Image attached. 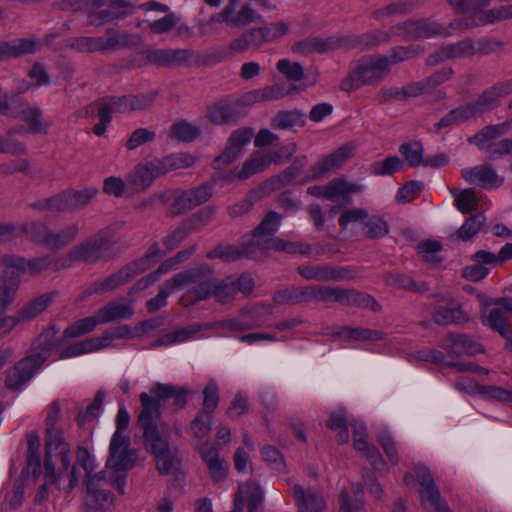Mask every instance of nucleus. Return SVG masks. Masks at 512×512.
Returning <instances> with one entry per match:
<instances>
[{
    "label": "nucleus",
    "mask_w": 512,
    "mask_h": 512,
    "mask_svg": "<svg viewBox=\"0 0 512 512\" xmlns=\"http://www.w3.org/2000/svg\"><path fill=\"white\" fill-rule=\"evenodd\" d=\"M58 332L56 325H49L33 340L30 353L6 371L5 387L8 390L19 391L60 347L64 339L58 337Z\"/></svg>",
    "instance_id": "obj_1"
},
{
    "label": "nucleus",
    "mask_w": 512,
    "mask_h": 512,
    "mask_svg": "<svg viewBox=\"0 0 512 512\" xmlns=\"http://www.w3.org/2000/svg\"><path fill=\"white\" fill-rule=\"evenodd\" d=\"M141 410L137 418V426L142 431L145 448L154 457L170 448L169 438L161 433L157 421L160 419V404L146 392L139 396Z\"/></svg>",
    "instance_id": "obj_2"
},
{
    "label": "nucleus",
    "mask_w": 512,
    "mask_h": 512,
    "mask_svg": "<svg viewBox=\"0 0 512 512\" xmlns=\"http://www.w3.org/2000/svg\"><path fill=\"white\" fill-rule=\"evenodd\" d=\"M137 461V451L131 448L130 438L122 433L114 432L109 445V455L106 461L108 475L113 477L115 489L124 494L127 473Z\"/></svg>",
    "instance_id": "obj_3"
},
{
    "label": "nucleus",
    "mask_w": 512,
    "mask_h": 512,
    "mask_svg": "<svg viewBox=\"0 0 512 512\" xmlns=\"http://www.w3.org/2000/svg\"><path fill=\"white\" fill-rule=\"evenodd\" d=\"M79 222L62 226L59 230H52L47 224L32 221L22 225V232L32 243L51 251H60L76 241L80 234Z\"/></svg>",
    "instance_id": "obj_4"
},
{
    "label": "nucleus",
    "mask_w": 512,
    "mask_h": 512,
    "mask_svg": "<svg viewBox=\"0 0 512 512\" xmlns=\"http://www.w3.org/2000/svg\"><path fill=\"white\" fill-rule=\"evenodd\" d=\"M242 245L245 258L257 261L264 260L269 251L308 255L312 250L309 244L271 237L263 233H257L254 229L248 238H243Z\"/></svg>",
    "instance_id": "obj_5"
},
{
    "label": "nucleus",
    "mask_w": 512,
    "mask_h": 512,
    "mask_svg": "<svg viewBox=\"0 0 512 512\" xmlns=\"http://www.w3.org/2000/svg\"><path fill=\"white\" fill-rule=\"evenodd\" d=\"M242 245L245 258L257 261L264 260L269 251L308 255L312 250L309 244L271 237L263 233H257L254 229L248 238H243Z\"/></svg>",
    "instance_id": "obj_6"
},
{
    "label": "nucleus",
    "mask_w": 512,
    "mask_h": 512,
    "mask_svg": "<svg viewBox=\"0 0 512 512\" xmlns=\"http://www.w3.org/2000/svg\"><path fill=\"white\" fill-rule=\"evenodd\" d=\"M242 245L245 258L257 261L264 260L269 251L308 255L312 250L309 244L271 237L263 233H257L254 229L248 238H243Z\"/></svg>",
    "instance_id": "obj_7"
},
{
    "label": "nucleus",
    "mask_w": 512,
    "mask_h": 512,
    "mask_svg": "<svg viewBox=\"0 0 512 512\" xmlns=\"http://www.w3.org/2000/svg\"><path fill=\"white\" fill-rule=\"evenodd\" d=\"M242 245L245 258L257 261L264 260L269 251L308 255L312 250L309 244L271 237L263 233H257L254 229L248 238H243Z\"/></svg>",
    "instance_id": "obj_8"
},
{
    "label": "nucleus",
    "mask_w": 512,
    "mask_h": 512,
    "mask_svg": "<svg viewBox=\"0 0 512 512\" xmlns=\"http://www.w3.org/2000/svg\"><path fill=\"white\" fill-rule=\"evenodd\" d=\"M390 72L385 55L372 54L362 57L356 66L341 82L343 91L351 92L365 85L377 86Z\"/></svg>",
    "instance_id": "obj_9"
},
{
    "label": "nucleus",
    "mask_w": 512,
    "mask_h": 512,
    "mask_svg": "<svg viewBox=\"0 0 512 512\" xmlns=\"http://www.w3.org/2000/svg\"><path fill=\"white\" fill-rule=\"evenodd\" d=\"M114 246L115 240L112 230L109 228L100 229L75 245L71 249V258L78 260V263L88 265L105 263L115 257Z\"/></svg>",
    "instance_id": "obj_10"
},
{
    "label": "nucleus",
    "mask_w": 512,
    "mask_h": 512,
    "mask_svg": "<svg viewBox=\"0 0 512 512\" xmlns=\"http://www.w3.org/2000/svg\"><path fill=\"white\" fill-rule=\"evenodd\" d=\"M454 9L463 14L466 27H477L512 18V4L489 8V2H455Z\"/></svg>",
    "instance_id": "obj_11"
},
{
    "label": "nucleus",
    "mask_w": 512,
    "mask_h": 512,
    "mask_svg": "<svg viewBox=\"0 0 512 512\" xmlns=\"http://www.w3.org/2000/svg\"><path fill=\"white\" fill-rule=\"evenodd\" d=\"M178 288L192 285L188 293L194 294L195 298L190 304L206 300L212 296L217 280L214 271L206 265L190 268L174 275Z\"/></svg>",
    "instance_id": "obj_12"
},
{
    "label": "nucleus",
    "mask_w": 512,
    "mask_h": 512,
    "mask_svg": "<svg viewBox=\"0 0 512 512\" xmlns=\"http://www.w3.org/2000/svg\"><path fill=\"white\" fill-rule=\"evenodd\" d=\"M415 474L421 486L419 493L424 510L426 512H444V510L449 509L447 503L442 499L440 490L435 484L429 469L417 465Z\"/></svg>",
    "instance_id": "obj_13"
},
{
    "label": "nucleus",
    "mask_w": 512,
    "mask_h": 512,
    "mask_svg": "<svg viewBox=\"0 0 512 512\" xmlns=\"http://www.w3.org/2000/svg\"><path fill=\"white\" fill-rule=\"evenodd\" d=\"M113 484V477L107 471L95 473L91 480H86L87 505L95 509H108L114 502V495L105 486L115 488Z\"/></svg>",
    "instance_id": "obj_14"
},
{
    "label": "nucleus",
    "mask_w": 512,
    "mask_h": 512,
    "mask_svg": "<svg viewBox=\"0 0 512 512\" xmlns=\"http://www.w3.org/2000/svg\"><path fill=\"white\" fill-rule=\"evenodd\" d=\"M147 258H140L123 266L117 272L109 275L102 281L94 282L91 286L95 294H104L113 291L119 286L129 282L138 274L147 270Z\"/></svg>",
    "instance_id": "obj_15"
},
{
    "label": "nucleus",
    "mask_w": 512,
    "mask_h": 512,
    "mask_svg": "<svg viewBox=\"0 0 512 512\" xmlns=\"http://www.w3.org/2000/svg\"><path fill=\"white\" fill-rule=\"evenodd\" d=\"M53 257L43 255L40 257L25 259L14 254L0 255V267L11 269L19 278L21 274L28 273L30 276H37L52 267Z\"/></svg>",
    "instance_id": "obj_16"
},
{
    "label": "nucleus",
    "mask_w": 512,
    "mask_h": 512,
    "mask_svg": "<svg viewBox=\"0 0 512 512\" xmlns=\"http://www.w3.org/2000/svg\"><path fill=\"white\" fill-rule=\"evenodd\" d=\"M512 93V79L498 82L485 89L474 103L467 104L472 118L497 108L500 99Z\"/></svg>",
    "instance_id": "obj_17"
},
{
    "label": "nucleus",
    "mask_w": 512,
    "mask_h": 512,
    "mask_svg": "<svg viewBox=\"0 0 512 512\" xmlns=\"http://www.w3.org/2000/svg\"><path fill=\"white\" fill-rule=\"evenodd\" d=\"M211 20L224 22L229 27H244L250 23L262 22V17L249 4L229 2L220 13L212 15Z\"/></svg>",
    "instance_id": "obj_18"
},
{
    "label": "nucleus",
    "mask_w": 512,
    "mask_h": 512,
    "mask_svg": "<svg viewBox=\"0 0 512 512\" xmlns=\"http://www.w3.org/2000/svg\"><path fill=\"white\" fill-rule=\"evenodd\" d=\"M213 183L206 182L196 188L184 191L176 197L171 205L172 215L184 214L207 202L213 195Z\"/></svg>",
    "instance_id": "obj_19"
},
{
    "label": "nucleus",
    "mask_w": 512,
    "mask_h": 512,
    "mask_svg": "<svg viewBox=\"0 0 512 512\" xmlns=\"http://www.w3.org/2000/svg\"><path fill=\"white\" fill-rule=\"evenodd\" d=\"M68 47L81 53L107 52L115 50L119 45V37L116 31L107 30L100 37H75L68 42Z\"/></svg>",
    "instance_id": "obj_20"
},
{
    "label": "nucleus",
    "mask_w": 512,
    "mask_h": 512,
    "mask_svg": "<svg viewBox=\"0 0 512 512\" xmlns=\"http://www.w3.org/2000/svg\"><path fill=\"white\" fill-rule=\"evenodd\" d=\"M475 54L476 49L474 48V40L471 38H464L456 43L441 46L438 50L427 57L426 64L429 66H435L447 60L470 58Z\"/></svg>",
    "instance_id": "obj_21"
},
{
    "label": "nucleus",
    "mask_w": 512,
    "mask_h": 512,
    "mask_svg": "<svg viewBox=\"0 0 512 512\" xmlns=\"http://www.w3.org/2000/svg\"><path fill=\"white\" fill-rule=\"evenodd\" d=\"M68 448H70V446L65 441L61 429H46L44 469L47 482L56 483L57 481L55 465L52 460L53 456Z\"/></svg>",
    "instance_id": "obj_22"
},
{
    "label": "nucleus",
    "mask_w": 512,
    "mask_h": 512,
    "mask_svg": "<svg viewBox=\"0 0 512 512\" xmlns=\"http://www.w3.org/2000/svg\"><path fill=\"white\" fill-rule=\"evenodd\" d=\"M442 349L453 356H474L484 352V347L472 336L462 333H448L440 341Z\"/></svg>",
    "instance_id": "obj_23"
},
{
    "label": "nucleus",
    "mask_w": 512,
    "mask_h": 512,
    "mask_svg": "<svg viewBox=\"0 0 512 512\" xmlns=\"http://www.w3.org/2000/svg\"><path fill=\"white\" fill-rule=\"evenodd\" d=\"M397 29L403 30L405 37L411 40L450 35L446 28L429 19L408 20L397 25Z\"/></svg>",
    "instance_id": "obj_24"
},
{
    "label": "nucleus",
    "mask_w": 512,
    "mask_h": 512,
    "mask_svg": "<svg viewBox=\"0 0 512 512\" xmlns=\"http://www.w3.org/2000/svg\"><path fill=\"white\" fill-rule=\"evenodd\" d=\"M306 164V156L295 158L292 164L284 171L276 176L271 177L259 186V191L262 193V196H268L272 192L291 184L298 176H300Z\"/></svg>",
    "instance_id": "obj_25"
},
{
    "label": "nucleus",
    "mask_w": 512,
    "mask_h": 512,
    "mask_svg": "<svg viewBox=\"0 0 512 512\" xmlns=\"http://www.w3.org/2000/svg\"><path fill=\"white\" fill-rule=\"evenodd\" d=\"M461 175L466 182L478 185L487 190L497 188L503 183V178L498 176L490 164L462 169Z\"/></svg>",
    "instance_id": "obj_26"
},
{
    "label": "nucleus",
    "mask_w": 512,
    "mask_h": 512,
    "mask_svg": "<svg viewBox=\"0 0 512 512\" xmlns=\"http://www.w3.org/2000/svg\"><path fill=\"white\" fill-rule=\"evenodd\" d=\"M93 7L89 12L88 19L91 25H102L105 22L123 18L128 14L127 8L130 2H93Z\"/></svg>",
    "instance_id": "obj_27"
},
{
    "label": "nucleus",
    "mask_w": 512,
    "mask_h": 512,
    "mask_svg": "<svg viewBox=\"0 0 512 512\" xmlns=\"http://www.w3.org/2000/svg\"><path fill=\"white\" fill-rule=\"evenodd\" d=\"M298 512H324L326 510V499L323 493L316 489H304L295 484L292 488Z\"/></svg>",
    "instance_id": "obj_28"
},
{
    "label": "nucleus",
    "mask_w": 512,
    "mask_h": 512,
    "mask_svg": "<svg viewBox=\"0 0 512 512\" xmlns=\"http://www.w3.org/2000/svg\"><path fill=\"white\" fill-rule=\"evenodd\" d=\"M432 319L440 326L463 325L470 320L468 313L462 309L460 303L452 298L447 301L446 306H434Z\"/></svg>",
    "instance_id": "obj_29"
},
{
    "label": "nucleus",
    "mask_w": 512,
    "mask_h": 512,
    "mask_svg": "<svg viewBox=\"0 0 512 512\" xmlns=\"http://www.w3.org/2000/svg\"><path fill=\"white\" fill-rule=\"evenodd\" d=\"M143 55L150 64L172 66L186 63L192 57V52L187 49H148Z\"/></svg>",
    "instance_id": "obj_30"
},
{
    "label": "nucleus",
    "mask_w": 512,
    "mask_h": 512,
    "mask_svg": "<svg viewBox=\"0 0 512 512\" xmlns=\"http://www.w3.org/2000/svg\"><path fill=\"white\" fill-rule=\"evenodd\" d=\"M163 176L157 159L139 163L134 170L128 174L127 182L136 189L144 190L151 186L153 181Z\"/></svg>",
    "instance_id": "obj_31"
},
{
    "label": "nucleus",
    "mask_w": 512,
    "mask_h": 512,
    "mask_svg": "<svg viewBox=\"0 0 512 512\" xmlns=\"http://www.w3.org/2000/svg\"><path fill=\"white\" fill-rule=\"evenodd\" d=\"M190 394L188 387L174 386L171 384L155 383L150 388V397L161 405V401L173 399L176 409H184L188 403L187 397Z\"/></svg>",
    "instance_id": "obj_32"
},
{
    "label": "nucleus",
    "mask_w": 512,
    "mask_h": 512,
    "mask_svg": "<svg viewBox=\"0 0 512 512\" xmlns=\"http://www.w3.org/2000/svg\"><path fill=\"white\" fill-rule=\"evenodd\" d=\"M95 314L99 324H106L130 319L134 314V307L131 302L125 299H116L109 301L105 306L98 309Z\"/></svg>",
    "instance_id": "obj_33"
},
{
    "label": "nucleus",
    "mask_w": 512,
    "mask_h": 512,
    "mask_svg": "<svg viewBox=\"0 0 512 512\" xmlns=\"http://www.w3.org/2000/svg\"><path fill=\"white\" fill-rule=\"evenodd\" d=\"M245 114L246 111L240 109L236 100L215 103L208 110L209 119L217 125L238 122Z\"/></svg>",
    "instance_id": "obj_34"
},
{
    "label": "nucleus",
    "mask_w": 512,
    "mask_h": 512,
    "mask_svg": "<svg viewBox=\"0 0 512 512\" xmlns=\"http://www.w3.org/2000/svg\"><path fill=\"white\" fill-rule=\"evenodd\" d=\"M363 190V186L356 183H349L345 179L336 178L328 183L327 200L344 205L348 208L353 200L351 195L359 193Z\"/></svg>",
    "instance_id": "obj_35"
},
{
    "label": "nucleus",
    "mask_w": 512,
    "mask_h": 512,
    "mask_svg": "<svg viewBox=\"0 0 512 512\" xmlns=\"http://www.w3.org/2000/svg\"><path fill=\"white\" fill-rule=\"evenodd\" d=\"M270 41V28L262 26L245 31L240 37L234 39L229 47L232 51L243 52L251 46L260 47L263 43Z\"/></svg>",
    "instance_id": "obj_36"
},
{
    "label": "nucleus",
    "mask_w": 512,
    "mask_h": 512,
    "mask_svg": "<svg viewBox=\"0 0 512 512\" xmlns=\"http://www.w3.org/2000/svg\"><path fill=\"white\" fill-rule=\"evenodd\" d=\"M0 274V310H6L15 301L20 287V278L6 267Z\"/></svg>",
    "instance_id": "obj_37"
},
{
    "label": "nucleus",
    "mask_w": 512,
    "mask_h": 512,
    "mask_svg": "<svg viewBox=\"0 0 512 512\" xmlns=\"http://www.w3.org/2000/svg\"><path fill=\"white\" fill-rule=\"evenodd\" d=\"M482 323L507 340L512 349V330L505 312L501 308H493L487 314L482 315Z\"/></svg>",
    "instance_id": "obj_38"
},
{
    "label": "nucleus",
    "mask_w": 512,
    "mask_h": 512,
    "mask_svg": "<svg viewBox=\"0 0 512 512\" xmlns=\"http://www.w3.org/2000/svg\"><path fill=\"white\" fill-rule=\"evenodd\" d=\"M352 148L345 145L319 161L313 167L314 178L322 177L326 172L332 171L342 166V164L351 156Z\"/></svg>",
    "instance_id": "obj_39"
},
{
    "label": "nucleus",
    "mask_w": 512,
    "mask_h": 512,
    "mask_svg": "<svg viewBox=\"0 0 512 512\" xmlns=\"http://www.w3.org/2000/svg\"><path fill=\"white\" fill-rule=\"evenodd\" d=\"M57 294V291H51L24 304L17 312L21 322L30 321L45 311Z\"/></svg>",
    "instance_id": "obj_40"
},
{
    "label": "nucleus",
    "mask_w": 512,
    "mask_h": 512,
    "mask_svg": "<svg viewBox=\"0 0 512 512\" xmlns=\"http://www.w3.org/2000/svg\"><path fill=\"white\" fill-rule=\"evenodd\" d=\"M384 282L395 289H404L415 293H424L429 290L425 281L416 282L413 278L403 273L386 272L383 275Z\"/></svg>",
    "instance_id": "obj_41"
},
{
    "label": "nucleus",
    "mask_w": 512,
    "mask_h": 512,
    "mask_svg": "<svg viewBox=\"0 0 512 512\" xmlns=\"http://www.w3.org/2000/svg\"><path fill=\"white\" fill-rule=\"evenodd\" d=\"M240 497L242 508L246 502L248 512H258L262 507L264 494L261 487L255 482H248L238 488L234 497Z\"/></svg>",
    "instance_id": "obj_42"
},
{
    "label": "nucleus",
    "mask_w": 512,
    "mask_h": 512,
    "mask_svg": "<svg viewBox=\"0 0 512 512\" xmlns=\"http://www.w3.org/2000/svg\"><path fill=\"white\" fill-rule=\"evenodd\" d=\"M373 214L363 208H344L338 218L339 225L346 229L349 224H359L363 233Z\"/></svg>",
    "instance_id": "obj_43"
},
{
    "label": "nucleus",
    "mask_w": 512,
    "mask_h": 512,
    "mask_svg": "<svg viewBox=\"0 0 512 512\" xmlns=\"http://www.w3.org/2000/svg\"><path fill=\"white\" fill-rule=\"evenodd\" d=\"M156 467L161 475L176 474L179 470L181 459L177 448H169L155 456Z\"/></svg>",
    "instance_id": "obj_44"
},
{
    "label": "nucleus",
    "mask_w": 512,
    "mask_h": 512,
    "mask_svg": "<svg viewBox=\"0 0 512 512\" xmlns=\"http://www.w3.org/2000/svg\"><path fill=\"white\" fill-rule=\"evenodd\" d=\"M157 160L163 175L174 170L189 168L195 163V158L184 152L170 154Z\"/></svg>",
    "instance_id": "obj_45"
},
{
    "label": "nucleus",
    "mask_w": 512,
    "mask_h": 512,
    "mask_svg": "<svg viewBox=\"0 0 512 512\" xmlns=\"http://www.w3.org/2000/svg\"><path fill=\"white\" fill-rule=\"evenodd\" d=\"M486 221L483 213L474 214L466 219L464 224L450 238L454 240L468 241L474 237L482 228Z\"/></svg>",
    "instance_id": "obj_46"
},
{
    "label": "nucleus",
    "mask_w": 512,
    "mask_h": 512,
    "mask_svg": "<svg viewBox=\"0 0 512 512\" xmlns=\"http://www.w3.org/2000/svg\"><path fill=\"white\" fill-rule=\"evenodd\" d=\"M305 123V114L298 110L280 111L272 119L271 126L274 129H290L295 126L303 127Z\"/></svg>",
    "instance_id": "obj_47"
},
{
    "label": "nucleus",
    "mask_w": 512,
    "mask_h": 512,
    "mask_svg": "<svg viewBox=\"0 0 512 512\" xmlns=\"http://www.w3.org/2000/svg\"><path fill=\"white\" fill-rule=\"evenodd\" d=\"M99 325L96 314L82 318L66 327L63 331V339L79 338L92 332Z\"/></svg>",
    "instance_id": "obj_48"
},
{
    "label": "nucleus",
    "mask_w": 512,
    "mask_h": 512,
    "mask_svg": "<svg viewBox=\"0 0 512 512\" xmlns=\"http://www.w3.org/2000/svg\"><path fill=\"white\" fill-rule=\"evenodd\" d=\"M347 306H353L361 309H370L379 313L382 311V305L370 294L349 288Z\"/></svg>",
    "instance_id": "obj_49"
},
{
    "label": "nucleus",
    "mask_w": 512,
    "mask_h": 512,
    "mask_svg": "<svg viewBox=\"0 0 512 512\" xmlns=\"http://www.w3.org/2000/svg\"><path fill=\"white\" fill-rule=\"evenodd\" d=\"M417 251L422 260L435 267L442 262L439 253L442 251V244L437 240H424L418 243Z\"/></svg>",
    "instance_id": "obj_50"
},
{
    "label": "nucleus",
    "mask_w": 512,
    "mask_h": 512,
    "mask_svg": "<svg viewBox=\"0 0 512 512\" xmlns=\"http://www.w3.org/2000/svg\"><path fill=\"white\" fill-rule=\"evenodd\" d=\"M269 166L270 159L266 156V153L252 157L243 163L241 169L237 172V178L240 180L248 179L252 175L266 170Z\"/></svg>",
    "instance_id": "obj_51"
},
{
    "label": "nucleus",
    "mask_w": 512,
    "mask_h": 512,
    "mask_svg": "<svg viewBox=\"0 0 512 512\" xmlns=\"http://www.w3.org/2000/svg\"><path fill=\"white\" fill-rule=\"evenodd\" d=\"M212 429V415L198 412L195 418L190 422L189 430L198 443L206 442Z\"/></svg>",
    "instance_id": "obj_52"
},
{
    "label": "nucleus",
    "mask_w": 512,
    "mask_h": 512,
    "mask_svg": "<svg viewBox=\"0 0 512 512\" xmlns=\"http://www.w3.org/2000/svg\"><path fill=\"white\" fill-rule=\"evenodd\" d=\"M469 119H472L470 112L466 105L459 106L455 109L449 111L446 115H444L439 122H437L435 127V132L438 133L441 129L450 128L454 125L465 122Z\"/></svg>",
    "instance_id": "obj_53"
},
{
    "label": "nucleus",
    "mask_w": 512,
    "mask_h": 512,
    "mask_svg": "<svg viewBox=\"0 0 512 512\" xmlns=\"http://www.w3.org/2000/svg\"><path fill=\"white\" fill-rule=\"evenodd\" d=\"M177 289L179 288L178 285H176L175 278L173 276L170 280H167L161 286L158 294L155 297L147 301L146 307L148 312L154 313L162 307L166 306L167 297Z\"/></svg>",
    "instance_id": "obj_54"
},
{
    "label": "nucleus",
    "mask_w": 512,
    "mask_h": 512,
    "mask_svg": "<svg viewBox=\"0 0 512 512\" xmlns=\"http://www.w3.org/2000/svg\"><path fill=\"white\" fill-rule=\"evenodd\" d=\"M202 409L199 412L212 415L219 404V387L214 380H209L203 391Z\"/></svg>",
    "instance_id": "obj_55"
},
{
    "label": "nucleus",
    "mask_w": 512,
    "mask_h": 512,
    "mask_svg": "<svg viewBox=\"0 0 512 512\" xmlns=\"http://www.w3.org/2000/svg\"><path fill=\"white\" fill-rule=\"evenodd\" d=\"M236 290L232 282V277H226L225 279L219 280L217 278L212 296L217 302L226 304L236 297Z\"/></svg>",
    "instance_id": "obj_56"
},
{
    "label": "nucleus",
    "mask_w": 512,
    "mask_h": 512,
    "mask_svg": "<svg viewBox=\"0 0 512 512\" xmlns=\"http://www.w3.org/2000/svg\"><path fill=\"white\" fill-rule=\"evenodd\" d=\"M503 133L502 126L488 125L478 131L474 136L468 139L469 143L475 144L480 149H485L493 139L498 138Z\"/></svg>",
    "instance_id": "obj_57"
},
{
    "label": "nucleus",
    "mask_w": 512,
    "mask_h": 512,
    "mask_svg": "<svg viewBox=\"0 0 512 512\" xmlns=\"http://www.w3.org/2000/svg\"><path fill=\"white\" fill-rule=\"evenodd\" d=\"M399 152L405 157L409 166L417 167L423 165L424 148L420 141L404 143L399 147Z\"/></svg>",
    "instance_id": "obj_58"
},
{
    "label": "nucleus",
    "mask_w": 512,
    "mask_h": 512,
    "mask_svg": "<svg viewBox=\"0 0 512 512\" xmlns=\"http://www.w3.org/2000/svg\"><path fill=\"white\" fill-rule=\"evenodd\" d=\"M298 274L308 281L328 282V264H307L297 267Z\"/></svg>",
    "instance_id": "obj_59"
},
{
    "label": "nucleus",
    "mask_w": 512,
    "mask_h": 512,
    "mask_svg": "<svg viewBox=\"0 0 512 512\" xmlns=\"http://www.w3.org/2000/svg\"><path fill=\"white\" fill-rule=\"evenodd\" d=\"M423 49L420 46H396L390 51V55H385L387 59V67L410 60L417 56Z\"/></svg>",
    "instance_id": "obj_60"
},
{
    "label": "nucleus",
    "mask_w": 512,
    "mask_h": 512,
    "mask_svg": "<svg viewBox=\"0 0 512 512\" xmlns=\"http://www.w3.org/2000/svg\"><path fill=\"white\" fill-rule=\"evenodd\" d=\"M243 245L237 247L234 245H218L207 254L208 258H219L225 262H232L245 258Z\"/></svg>",
    "instance_id": "obj_61"
},
{
    "label": "nucleus",
    "mask_w": 512,
    "mask_h": 512,
    "mask_svg": "<svg viewBox=\"0 0 512 512\" xmlns=\"http://www.w3.org/2000/svg\"><path fill=\"white\" fill-rule=\"evenodd\" d=\"M389 233L388 222L380 215L373 214L368 227L362 233L364 238L369 240L383 238Z\"/></svg>",
    "instance_id": "obj_62"
},
{
    "label": "nucleus",
    "mask_w": 512,
    "mask_h": 512,
    "mask_svg": "<svg viewBox=\"0 0 512 512\" xmlns=\"http://www.w3.org/2000/svg\"><path fill=\"white\" fill-rule=\"evenodd\" d=\"M282 222V216L276 211H269L264 215L260 223L254 228L257 233H263L271 237H277Z\"/></svg>",
    "instance_id": "obj_63"
},
{
    "label": "nucleus",
    "mask_w": 512,
    "mask_h": 512,
    "mask_svg": "<svg viewBox=\"0 0 512 512\" xmlns=\"http://www.w3.org/2000/svg\"><path fill=\"white\" fill-rule=\"evenodd\" d=\"M261 456L271 469L280 473L287 472V467L283 455L276 447L271 445L264 446L261 449Z\"/></svg>",
    "instance_id": "obj_64"
}]
</instances>
